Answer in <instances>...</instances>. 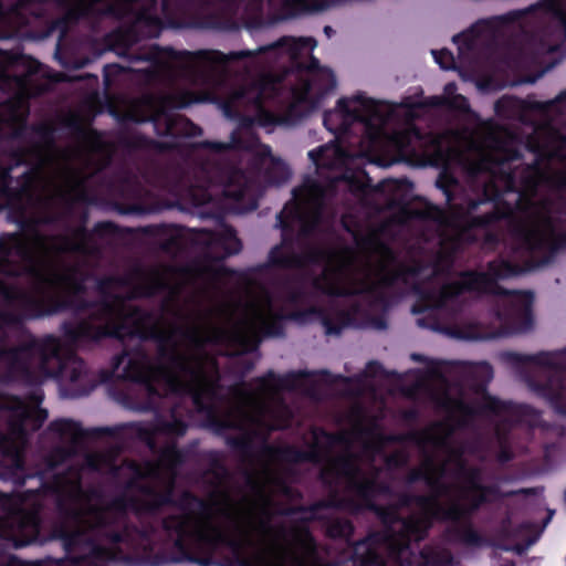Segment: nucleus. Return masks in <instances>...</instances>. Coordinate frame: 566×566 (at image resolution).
<instances>
[{"label": "nucleus", "instance_id": "16", "mask_svg": "<svg viewBox=\"0 0 566 566\" xmlns=\"http://www.w3.org/2000/svg\"><path fill=\"white\" fill-rule=\"evenodd\" d=\"M48 410L38 408L31 411L27 407H22L17 410L13 415V419L9 422L10 433L19 438H25L29 428V421L32 420V430H38L42 427L44 421L48 419Z\"/></svg>", "mask_w": 566, "mask_h": 566}, {"label": "nucleus", "instance_id": "24", "mask_svg": "<svg viewBox=\"0 0 566 566\" xmlns=\"http://www.w3.org/2000/svg\"><path fill=\"white\" fill-rule=\"evenodd\" d=\"M245 485L260 496H264V486L255 479L254 474L245 469L243 471Z\"/></svg>", "mask_w": 566, "mask_h": 566}, {"label": "nucleus", "instance_id": "4", "mask_svg": "<svg viewBox=\"0 0 566 566\" xmlns=\"http://www.w3.org/2000/svg\"><path fill=\"white\" fill-rule=\"evenodd\" d=\"M10 61H0V90L13 92L0 114V123L20 122L10 138L23 145L0 157V212L7 208V221L18 226L14 232L0 233V300L13 311L0 312L7 323L21 317H45L65 311L78 319L92 302L82 300L88 284L97 280L82 261L66 263L57 259L67 253L99 259L102 240L120 234L112 221H101L90 231L85 224L73 230L72 238L45 234L42 226H54L71 217L77 203H91L87 177L73 164L75 150L59 147L55 128L46 123L28 125L27 98L40 94L33 88L35 76L50 77L38 60L0 49Z\"/></svg>", "mask_w": 566, "mask_h": 566}, {"label": "nucleus", "instance_id": "15", "mask_svg": "<svg viewBox=\"0 0 566 566\" xmlns=\"http://www.w3.org/2000/svg\"><path fill=\"white\" fill-rule=\"evenodd\" d=\"M308 375L305 370H292L283 375H277L273 370H269L265 375L256 378L259 388L262 392H277L281 390H294L297 380Z\"/></svg>", "mask_w": 566, "mask_h": 566}, {"label": "nucleus", "instance_id": "31", "mask_svg": "<svg viewBox=\"0 0 566 566\" xmlns=\"http://www.w3.org/2000/svg\"><path fill=\"white\" fill-rule=\"evenodd\" d=\"M120 67L119 65L117 64H107L104 66V72H103V75H104V82H105V85L106 86H109L111 85V72L112 71H118Z\"/></svg>", "mask_w": 566, "mask_h": 566}, {"label": "nucleus", "instance_id": "9", "mask_svg": "<svg viewBox=\"0 0 566 566\" xmlns=\"http://www.w3.org/2000/svg\"><path fill=\"white\" fill-rule=\"evenodd\" d=\"M451 374L457 386L458 396L444 392L441 407L451 413H460L459 427H467L469 419L491 415L504 427L533 426L538 418L536 410L522 403L500 400L488 392L493 379V368L486 361H458L452 365Z\"/></svg>", "mask_w": 566, "mask_h": 566}, {"label": "nucleus", "instance_id": "39", "mask_svg": "<svg viewBox=\"0 0 566 566\" xmlns=\"http://www.w3.org/2000/svg\"><path fill=\"white\" fill-rule=\"evenodd\" d=\"M437 444H438V446H441V447H446V446H447V440H446V439H439V440L437 441Z\"/></svg>", "mask_w": 566, "mask_h": 566}, {"label": "nucleus", "instance_id": "44", "mask_svg": "<svg viewBox=\"0 0 566 566\" xmlns=\"http://www.w3.org/2000/svg\"><path fill=\"white\" fill-rule=\"evenodd\" d=\"M82 66H84V63H80L76 65V67H82Z\"/></svg>", "mask_w": 566, "mask_h": 566}, {"label": "nucleus", "instance_id": "37", "mask_svg": "<svg viewBox=\"0 0 566 566\" xmlns=\"http://www.w3.org/2000/svg\"><path fill=\"white\" fill-rule=\"evenodd\" d=\"M500 460L501 461H510L511 454L507 451H502L500 454Z\"/></svg>", "mask_w": 566, "mask_h": 566}, {"label": "nucleus", "instance_id": "35", "mask_svg": "<svg viewBox=\"0 0 566 566\" xmlns=\"http://www.w3.org/2000/svg\"><path fill=\"white\" fill-rule=\"evenodd\" d=\"M364 452L368 458V472H370V455L373 454V448L367 447V441L363 446Z\"/></svg>", "mask_w": 566, "mask_h": 566}, {"label": "nucleus", "instance_id": "27", "mask_svg": "<svg viewBox=\"0 0 566 566\" xmlns=\"http://www.w3.org/2000/svg\"><path fill=\"white\" fill-rule=\"evenodd\" d=\"M305 462L314 464L322 462V453L316 446L311 447L308 450H303L302 463Z\"/></svg>", "mask_w": 566, "mask_h": 566}, {"label": "nucleus", "instance_id": "33", "mask_svg": "<svg viewBox=\"0 0 566 566\" xmlns=\"http://www.w3.org/2000/svg\"><path fill=\"white\" fill-rule=\"evenodd\" d=\"M457 84L454 82L447 83L443 87V96L453 97L457 94Z\"/></svg>", "mask_w": 566, "mask_h": 566}, {"label": "nucleus", "instance_id": "36", "mask_svg": "<svg viewBox=\"0 0 566 566\" xmlns=\"http://www.w3.org/2000/svg\"><path fill=\"white\" fill-rule=\"evenodd\" d=\"M506 102H507V99H506V98H504V97H503V98H500L499 101H496V103H495V111H496L497 113H501V112H502V108L504 107V105H505V103H506Z\"/></svg>", "mask_w": 566, "mask_h": 566}, {"label": "nucleus", "instance_id": "7", "mask_svg": "<svg viewBox=\"0 0 566 566\" xmlns=\"http://www.w3.org/2000/svg\"><path fill=\"white\" fill-rule=\"evenodd\" d=\"M450 454L457 467L454 475L465 478V485L459 489V499L444 504L439 493L416 494L403 491L397 494L395 506L375 503L378 495H390L392 492L388 482L379 480L381 469L374 476H365L354 453L337 455V467L345 480L344 491L350 497L359 499L384 524L381 532L373 533L357 543H367L375 549L389 551L396 558H405L410 555V542L423 541L434 522H458L479 512L485 504L526 493L525 490L502 492L496 483L483 484L481 469L468 467L461 450L450 449Z\"/></svg>", "mask_w": 566, "mask_h": 566}, {"label": "nucleus", "instance_id": "3", "mask_svg": "<svg viewBox=\"0 0 566 566\" xmlns=\"http://www.w3.org/2000/svg\"><path fill=\"white\" fill-rule=\"evenodd\" d=\"M155 413L151 424L128 422L84 429L72 419H57L49 431L70 446H56L45 458V470L27 473L20 447L0 433V453L8 458V479L28 489L39 506L52 502L59 523L51 538L60 539L62 558L46 557L35 566H122L124 554L101 545L123 544L132 551H153L160 534L165 507L205 511L203 499L185 490L177 496L176 474L185 462L177 439L187 426L172 409L171 421Z\"/></svg>", "mask_w": 566, "mask_h": 566}, {"label": "nucleus", "instance_id": "23", "mask_svg": "<svg viewBox=\"0 0 566 566\" xmlns=\"http://www.w3.org/2000/svg\"><path fill=\"white\" fill-rule=\"evenodd\" d=\"M434 61L440 65L443 70H452L454 69V56L452 52L447 49L442 50H432L431 51Z\"/></svg>", "mask_w": 566, "mask_h": 566}, {"label": "nucleus", "instance_id": "26", "mask_svg": "<svg viewBox=\"0 0 566 566\" xmlns=\"http://www.w3.org/2000/svg\"><path fill=\"white\" fill-rule=\"evenodd\" d=\"M402 439L412 441V442L417 443L418 446H424L427 442V437L423 433H420L417 431L409 432L405 437L390 436V437L386 438L387 441H401Z\"/></svg>", "mask_w": 566, "mask_h": 566}, {"label": "nucleus", "instance_id": "32", "mask_svg": "<svg viewBox=\"0 0 566 566\" xmlns=\"http://www.w3.org/2000/svg\"><path fill=\"white\" fill-rule=\"evenodd\" d=\"M381 365L377 361H369L366 366V374L368 376H376L381 370Z\"/></svg>", "mask_w": 566, "mask_h": 566}, {"label": "nucleus", "instance_id": "14", "mask_svg": "<svg viewBox=\"0 0 566 566\" xmlns=\"http://www.w3.org/2000/svg\"><path fill=\"white\" fill-rule=\"evenodd\" d=\"M448 473V461H444L437 468V474H432L427 468H412L405 478L407 485L423 482L431 493H439V499L450 492V485L442 480Z\"/></svg>", "mask_w": 566, "mask_h": 566}, {"label": "nucleus", "instance_id": "10", "mask_svg": "<svg viewBox=\"0 0 566 566\" xmlns=\"http://www.w3.org/2000/svg\"><path fill=\"white\" fill-rule=\"evenodd\" d=\"M387 122L388 115L375 99L366 97L364 93L340 97L334 109L324 113L323 124L339 138L355 136L356 140L350 144L358 145L359 149L350 153L340 147L318 146L308 151V158L316 167H329L334 164L327 158L329 151L344 160L369 158V153L380 145Z\"/></svg>", "mask_w": 566, "mask_h": 566}, {"label": "nucleus", "instance_id": "30", "mask_svg": "<svg viewBox=\"0 0 566 566\" xmlns=\"http://www.w3.org/2000/svg\"><path fill=\"white\" fill-rule=\"evenodd\" d=\"M369 326H371L375 329L384 331L387 328V321L385 317H371L369 319Z\"/></svg>", "mask_w": 566, "mask_h": 566}, {"label": "nucleus", "instance_id": "19", "mask_svg": "<svg viewBox=\"0 0 566 566\" xmlns=\"http://www.w3.org/2000/svg\"><path fill=\"white\" fill-rule=\"evenodd\" d=\"M263 454L273 457L280 461L287 462L291 464L302 463L303 450L294 446H273L265 440L264 446L261 447Z\"/></svg>", "mask_w": 566, "mask_h": 566}, {"label": "nucleus", "instance_id": "18", "mask_svg": "<svg viewBox=\"0 0 566 566\" xmlns=\"http://www.w3.org/2000/svg\"><path fill=\"white\" fill-rule=\"evenodd\" d=\"M123 145L132 154H163L176 147L175 142H158L143 135L126 137L123 139Z\"/></svg>", "mask_w": 566, "mask_h": 566}, {"label": "nucleus", "instance_id": "38", "mask_svg": "<svg viewBox=\"0 0 566 566\" xmlns=\"http://www.w3.org/2000/svg\"><path fill=\"white\" fill-rule=\"evenodd\" d=\"M334 32H335V31H334V29H333L331 25H325V27H324V33H325L328 38H331V36H332V34H334Z\"/></svg>", "mask_w": 566, "mask_h": 566}, {"label": "nucleus", "instance_id": "25", "mask_svg": "<svg viewBox=\"0 0 566 566\" xmlns=\"http://www.w3.org/2000/svg\"><path fill=\"white\" fill-rule=\"evenodd\" d=\"M448 108L460 111V112H468L470 109V103L467 97H464L461 94H458L453 97H448Z\"/></svg>", "mask_w": 566, "mask_h": 566}, {"label": "nucleus", "instance_id": "20", "mask_svg": "<svg viewBox=\"0 0 566 566\" xmlns=\"http://www.w3.org/2000/svg\"><path fill=\"white\" fill-rule=\"evenodd\" d=\"M323 517H325L323 515ZM323 518L322 521H324ZM326 535L331 538H339L349 543L354 533L353 523L344 517L326 518Z\"/></svg>", "mask_w": 566, "mask_h": 566}, {"label": "nucleus", "instance_id": "6", "mask_svg": "<svg viewBox=\"0 0 566 566\" xmlns=\"http://www.w3.org/2000/svg\"><path fill=\"white\" fill-rule=\"evenodd\" d=\"M200 364L191 365L180 354L172 353L170 358L150 355L145 346L124 350L113 361V373L126 381L118 400L129 410L157 412L168 421L172 409H177L178 419L187 427L191 409L185 401H189L205 415L206 427L243 459L252 458L255 440L262 447L272 432L287 427L285 421H270L262 412L251 413L242 406L220 416L217 405L226 399L220 370L212 360H208L206 369Z\"/></svg>", "mask_w": 566, "mask_h": 566}, {"label": "nucleus", "instance_id": "21", "mask_svg": "<svg viewBox=\"0 0 566 566\" xmlns=\"http://www.w3.org/2000/svg\"><path fill=\"white\" fill-rule=\"evenodd\" d=\"M409 460V453L405 450H396L389 454H384L385 467L388 471H395L407 467Z\"/></svg>", "mask_w": 566, "mask_h": 566}, {"label": "nucleus", "instance_id": "11", "mask_svg": "<svg viewBox=\"0 0 566 566\" xmlns=\"http://www.w3.org/2000/svg\"><path fill=\"white\" fill-rule=\"evenodd\" d=\"M91 1L0 0V39H9L20 28L44 20L49 24L46 35L57 33V56L62 40L74 24L86 21L92 24L93 31H98ZM0 61H10V57L0 52Z\"/></svg>", "mask_w": 566, "mask_h": 566}, {"label": "nucleus", "instance_id": "41", "mask_svg": "<svg viewBox=\"0 0 566 566\" xmlns=\"http://www.w3.org/2000/svg\"><path fill=\"white\" fill-rule=\"evenodd\" d=\"M283 492L287 494L290 492V488L285 484H283Z\"/></svg>", "mask_w": 566, "mask_h": 566}, {"label": "nucleus", "instance_id": "28", "mask_svg": "<svg viewBox=\"0 0 566 566\" xmlns=\"http://www.w3.org/2000/svg\"><path fill=\"white\" fill-rule=\"evenodd\" d=\"M448 96L434 95L428 97L423 104L430 107H448Z\"/></svg>", "mask_w": 566, "mask_h": 566}, {"label": "nucleus", "instance_id": "22", "mask_svg": "<svg viewBox=\"0 0 566 566\" xmlns=\"http://www.w3.org/2000/svg\"><path fill=\"white\" fill-rule=\"evenodd\" d=\"M384 440L385 439H381L380 441H367V447L373 448V454L370 455V472H365L361 469L363 475L374 476L377 470L381 469L375 464V460L377 455L384 454Z\"/></svg>", "mask_w": 566, "mask_h": 566}, {"label": "nucleus", "instance_id": "2", "mask_svg": "<svg viewBox=\"0 0 566 566\" xmlns=\"http://www.w3.org/2000/svg\"><path fill=\"white\" fill-rule=\"evenodd\" d=\"M333 191L316 179L307 177L292 190V199L276 214L275 228L281 230V243L273 247L268 262L260 269L298 270L303 274L285 281V300L294 305H307L319 295L331 297L328 307L310 306L285 315L274 311L273 295H264L263 308H255L231 326L211 322L213 310L199 308L198 298L208 294L228 274L223 261L242 250L234 228L222 224L219 231L188 230L175 224H149L137 232L150 237L158 249L179 260L196 254L185 264L145 268L130 264L120 274L103 275L97 280L99 300L92 302L78 319L60 326L65 342L73 347H87L105 338L138 339L139 345L151 342L159 357L180 354L191 365L208 366L212 360L220 370L209 345L232 347L231 355L258 352L263 337L284 336V319L300 324L318 322L328 336H338L346 327H359L366 310L354 287L338 285L334 279L346 277L325 264L304 262L292 264V256L313 248H329L314 241L324 238L335 241L333 221L326 217V206Z\"/></svg>", "mask_w": 566, "mask_h": 566}, {"label": "nucleus", "instance_id": "8", "mask_svg": "<svg viewBox=\"0 0 566 566\" xmlns=\"http://www.w3.org/2000/svg\"><path fill=\"white\" fill-rule=\"evenodd\" d=\"M206 475H211L209 501L203 499L205 511H182L166 516L161 522L165 535L171 539L168 551L154 556V566L166 564L192 563L200 566H255L247 556V547H255L250 536L243 539L232 536L221 526L214 524V513L231 518L234 500L231 492L223 488L230 476L228 468L211 453L210 467ZM294 547L284 551L283 558L276 566H294L293 555L306 558L310 565H326L319 558L318 544L307 526L293 531Z\"/></svg>", "mask_w": 566, "mask_h": 566}, {"label": "nucleus", "instance_id": "43", "mask_svg": "<svg viewBox=\"0 0 566 566\" xmlns=\"http://www.w3.org/2000/svg\"><path fill=\"white\" fill-rule=\"evenodd\" d=\"M256 208V203L253 202V205H251V209H255Z\"/></svg>", "mask_w": 566, "mask_h": 566}, {"label": "nucleus", "instance_id": "13", "mask_svg": "<svg viewBox=\"0 0 566 566\" xmlns=\"http://www.w3.org/2000/svg\"><path fill=\"white\" fill-rule=\"evenodd\" d=\"M505 361L518 368L525 365H534L552 373L556 380L549 379L541 386L543 395L551 400H558L562 397V381L559 374L566 371V347L553 352H538L536 354H522L507 352L503 355Z\"/></svg>", "mask_w": 566, "mask_h": 566}, {"label": "nucleus", "instance_id": "42", "mask_svg": "<svg viewBox=\"0 0 566 566\" xmlns=\"http://www.w3.org/2000/svg\"><path fill=\"white\" fill-rule=\"evenodd\" d=\"M280 534H281L282 536L285 534V527H284V526L280 527Z\"/></svg>", "mask_w": 566, "mask_h": 566}, {"label": "nucleus", "instance_id": "40", "mask_svg": "<svg viewBox=\"0 0 566 566\" xmlns=\"http://www.w3.org/2000/svg\"><path fill=\"white\" fill-rule=\"evenodd\" d=\"M411 357H412V359L418 360V361H421V360H422V356H421V355H419V354H412V356H411Z\"/></svg>", "mask_w": 566, "mask_h": 566}, {"label": "nucleus", "instance_id": "17", "mask_svg": "<svg viewBox=\"0 0 566 566\" xmlns=\"http://www.w3.org/2000/svg\"><path fill=\"white\" fill-rule=\"evenodd\" d=\"M476 512L472 513L470 516L458 521L451 522L452 525L446 530V534L449 538L454 542L461 543L467 546L479 547L484 544L483 536L473 527L471 523V517Z\"/></svg>", "mask_w": 566, "mask_h": 566}, {"label": "nucleus", "instance_id": "46", "mask_svg": "<svg viewBox=\"0 0 566 566\" xmlns=\"http://www.w3.org/2000/svg\"><path fill=\"white\" fill-rule=\"evenodd\" d=\"M564 501L566 502V489H565V492H564Z\"/></svg>", "mask_w": 566, "mask_h": 566}, {"label": "nucleus", "instance_id": "1", "mask_svg": "<svg viewBox=\"0 0 566 566\" xmlns=\"http://www.w3.org/2000/svg\"><path fill=\"white\" fill-rule=\"evenodd\" d=\"M566 91L555 98H527L524 108L542 116L525 144L514 138L494 139V148L471 158L459 156L468 186L476 198L464 197L458 178L444 167L436 187L454 214L439 228L432 242L406 260L388 244L353 231L355 247L347 243L313 248L289 262L331 265L346 273L366 312L373 304L386 305L394 290L412 292L418 301L411 312L420 328L459 339L485 340L499 333L468 316L465 293L509 295L495 315L511 333L533 326L532 292H510L499 281L551 264L566 248L560 231L566 216V135L556 123L563 115Z\"/></svg>", "mask_w": 566, "mask_h": 566}, {"label": "nucleus", "instance_id": "45", "mask_svg": "<svg viewBox=\"0 0 566 566\" xmlns=\"http://www.w3.org/2000/svg\"><path fill=\"white\" fill-rule=\"evenodd\" d=\"M428 465H432V460H428Z\"/></svg>", "mask_w": 566, "mask_h": 566}, {"label": "nucleus", "instance_id": "5", "mask_svg": "<svg viewBox=\"0 0 566 566\" xmlns=\"http://www.w3.org/2000/svg\"><path fill=\"white\" fill-rule=\"evenodd\" d=\"M91 2L97 24L107 19L129 24L124 34L126 56L130 63L149 62L144 70L147 82L165 87L182 84L202 88L199 93L187 88L165 93L154 112H174L206 102L218 104L222 112H239L244 106L268 112L266 102L308 104L315 109L336 88L334 72L322 66L318 59L311 55L307 64L300 61L316 48L312 36L286 35L256 50L229 53L208 49L178 51L158 44L134 49L144 38H158L164 29L157 0ZM342 2L346 0H269V6L280 19H292ZM263 11V0H161V12L171 28L192 25V20L212 12L261 27Z\"/></svg>", "mask_w": 566, "mask_h": 566}, {"label": "nucleus", "instance_id": "12", "mask_svg": "<svg viewBox=\"0 0 566 566\" xmlns=\"http://www.w3.org/2000/svg\"><path fill=\"white\" fill-rule=\"evenodd\" d=\"M319 479L324 488L328 491V497L318 500L308 505L290 506L281 510L279 514L285 516H292L297 514H305L301 518L302 522L311 523L314 521L323 520L321 511L331 509H358V503L349 496L345 491L344 494L340 492L342 482L344 475L340 474L337 467V457H335L329 465L323 468L319 472Z\"/></svg>", "mask_w": 566, "mask_h": 566}, {"label": "nucleus", "instance_id": "29", "mask_svg": "<svg viewBox=\"0 0 566 566\" xmlns=\"http://www.w3.org/2000/svg\"><path fill=\"white\" fill-rule=\"evenodd\" d=\"M262 513L264 514V518L260 520L259 522V526H260V530L262 531L263 534H268L269 531L271 530V526H270V518H271V515L269 513V510L268 509H264L262 511Z\"/></svg>", "mask_w": 566, "mask_h": 566}, {"label": "nucleus", "instance_id": "34", "mask_svg": "<svg viewBox=\"0 0 566 566\" xmlns=\"http://www.w3.org/2000/svg\"><path fill=\"white\" fill-rule=\"evenodd\" d=\"M75 132L76 135L82 139H86L88 136V132L78 124L75 125Z\"/></svg>", "mask_w": 566, "mask_h": 566}]
</instances>
